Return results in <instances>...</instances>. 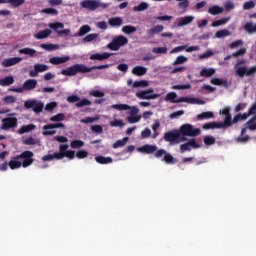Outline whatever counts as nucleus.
<instances>
[{
	"label": "nucleus",
	"mask_w": 256,
	"mask_h": 256,
	"mask_svg": "<svg viewBox=\"0 0 256 256\" xmlns=\"http://www.w3.org/2000/svg\"><path fill=\"white\" fill-rule=\"evenodd\" d=\"M95 69H109V64L92 66L90 68L84 64H75L73 66L68 67L67 69L62 70L61 74L66 75L67 77H73L77 75V73H91V71Z\"/></svg>",
	"instance_id": "f257e3e1"
},
{
	"label": "nucleus",
	"mask_w": 256,
	"mask_h": 256,
	"mask_svg": "<svg viewBox=\"0 0 256 256\" xmlns=\"http://www.w3.org/2000/svg\"><path fill=\"white\" fill-rule=\"evenodd\" d=\"M251 117L249 112H245L243 114H237L233 119L231 118V114L229 113V108H225V127H231V125L235 123H239V121H245Z\"/></svg>",
	"instance_id": "f03ea898"
},
{
	"label": "nucleus",
	"mask_w": 256,
	"mask_h": 256,
	"mask_svg": "<svg viewBox=\"0 0 256 256\" xmlns=\"http://www.w3.org/2000/svg\"><path fill=\"white\" fill-rule=\"evenodd\" d=\"M80 7L82 9H87L88 11H97V9H107L109 7V4L102 3L100 0H83L80 2Z\"/></svg>",
	"instance_id": "7ed1b4c3"
},
{
	"label": "nucleus",
	"mask_w": 256,
	"mask_h": 256,
	"mask_svg": "<svg viewBox=\"0 0 256 256\" xmlns=\"http://www.w3.org/2000/svg\"><path fill=\"white\" fill-rule=\"evenodd\" d=\"M178 132L180 137H199L201 135V129L193 127L191 124H183L180 126Z\"/></svg>",
	"instance_id": "20e7f679"
},
{
	"label": "nucleus",
	"mask_w": 256,
	"mask_h": 256,
	"mask_svg": "<svg viewBox=\"0 0 256 256\" xmlns=\"http://www.w3.org/2000/svg\"><path fill=\"white\" fill-rule=\"evenodd\" d=\"M164 141H166V143H181V141H187V137H181L179 130L174 129L165 132Z\"/></svg>",
	"instance_id": "39448f33"
},
{
	"label": "nucleus",
	"mask_w": 256,
	"mask_h": 256,
	"mask_svg": "<svg viewBox=\"0 0 256 256\" xmlns=\"http://www.w3.org/2000/svg\"><path fill=\"white\" fill-rule=\"evenodd\" d=\"M129 43V39L127 37L120 35L118 37H115L108 45L107 47L110 49V51H119L121 47H125Z\"/></svg>",
	"instance_id": "423d86ee"
},
{
	"label": "nucleus",
	"mask_w": 256,
	"mask_h": 256,
	"mask_svg": "<svg viewBox=\"0 0 256 256\" xmlns=\"http://www.w3.org/2000/svg\"><path fill=\"white\" fill-rule=\"evenodd\" d=\"M36 87H37V80L28 79L23 83L22 88L21 87L10 88V91H12L13 93H23V91H33V89H36Z\"/></svg>",
	"instance_id": "0eeeda50"
},
{
	"label": "nucleus",
	"mask_w": 256,
	"mask_h": 256,
	"mask_svg": "<svg viewBox=\"0 0 256 256\" xmlns=\"http://www.w3.org/2000/svg\"><path fill=\"white\" fill-rule=\"evenodd\" d=\"M111 108L116 109L117 111H130V116L139 113V108H137V106H129L127 104H113Z\"/></svg>",
	"instance_id": "6e6552de"
},
{
	"label": "nucleus",
	"mask_w": 256,
	"mask_h": 256,
	"mask_svg": "<svg viewBox=\"0 0 256 256\" xmlns=\"http://www.w3.org/2000/svg\"><path fill=\"white\" fill-rule=\"evenodd\" d=\"M136 97H138V99H159V94L155 93V90H153V88H150L148 90H142L139 92H136Z\"/></svg>",
	"instance_id": "1a4fd4ad"
},
{
	"label": "nucleus",
	"mask_w": 256,
	"mask_h": 256,
	"mask_svg": "<svg viewBox=\"0 0 256 256\" xmlns=\"http://www.w3.org/2000/svg\"><path fill=\"white\" fill-rule=\"evenodd\" d=\"M17 127V117H6L2 119L1 129L3 131H9V129H15Z\"/></svg>",
	"instance_id": "9d476101"
},
{
	"label": "nucleus",
	"mask_w": 256,
	"mask_h": 256,
	"mask_svg": "<svg viewBox=\"0 0 256 256\" xmlns=\"http://www.w3.org/2000/svg\"><path fill=\"white\" fill-rule=\"evenodd\" d=\"M50 29H53V31H55L56 33H58V35H65L66 37H69V35H71V30L69 29H64V30H58V29H63V27H65V25L61 22H55V23H50L49 24Z\"/></svg>",
	"instance_id": "9b49d317"
},
{
	"label": "nucleus",
	"mask_w": 256,
	"mask_h": 256,
	"mask_svg": "<svg viewBox=\"0 0 256 256\" xmlns=\"http://www.w3.org/2000/svg\"><path fill=\"white\" fill-rule=\"evenodd\" d=\"M256 73V66L251 67L250 69H247V67H238L236 68V75L238 77H251V75H255Z\"/></svg>",
	"instance_id": "f8f14e48"
},
{
	"label": "nucleus",
	"mask_w": 256,
	"mask_h": 256,
	"mask_svg": "<svg viewBox=\"0 0 256 256\" xmlns=\"http://www.w3.org/2000/svg\"><path fill=\"white\" fill-rule=\"evenodd\" d=\"M33 152L32 151H29V150H26L24 152L21 153V157L23 160L22 162V167H29L31 165H33Z\"/></svg>",
	"instance_id": "ddd939ff"
},
{
	"label": "nucleus",
	"mask_w": 256,
	"mask_h": 256,
	"mask_svg": "<svg viewBox=\"0 0 256 256\" xmlns=\"http://www.w3.org/2000/svg\"><path fill=\"white\" fill-rule=\"evenodd\" d=\"M199 149L201 147L195 139H191L188 142L180 145L181 153H185V151H191V149Z\"/></svg>",
	"instance_id": "4468645a"
},
{
	"label": "nucleus",
	"mask_w": 256,
	"mask_h": 256,
	"mask_svg": "<svg viewBox=\"0 0 256 256\" xmlns=\"http://www.w3.org/2000/svg\"><path fill=\"white\" fill-rule=\"evenodd\" d=\"M202 129L209 131V129H225V122H208L202 126Z\"/></svg>",
	"instance_id": "2eb2a0df"
},
{
	"label": "nucleus",
	"mask_w": 256,
	"mask_h": 256,
	"mask_svg": "<svg viewBox=\"0 0 256 256\" xmlns=\"http://www.w3.org/2000/svg\"><path fill=\"white\" fill-rule=\"evenodd\" d=\"M22 61L23 58L21 57L6 58L2 61V67H13V65H17Z\"/></svg>",
	"instance_id": "dca6fc26"
},
{
	"label": "nucleus",
	"mask_w": 256,
	"mask_h": 256,
	"mask_svg": "<svg viewBox=\"0 0 256 256\" xmlns=\"http://www.w3.org/2000/svg\"><path fill=\"white\" fill-rule=\"evenodd\" d=\"M157 149L158 147L155 145L146 144L138 148V151H140V153H144L145 155H153Z\"/></svg>",
	"instance_id": "f3484780"
},
{
	"label": "nucleus",
	"mask_w": 256,
	"mask_h": 256,
	"mask_svg": "<svg viewBox=\"0 0 256 256\" xmlns=\"http://www.w3.org/2000/svg\"><path fill=\"white\" fill-rule=\"evenodd\" d=\"M199 46H190L187 48V46H177L175 48H173L170 53L173 54V53H179V51H185L187 53H193V51H199Z\"/></svg>",
	"instance_id": "a211bd4d"
},
{
	"label": "nucleus",
	"mask_w": 256,
	"mask_h": 256,
	"mask_svg": "<svg viewBox=\"0 0 256 256\" xmlns=\"http://www.w3.org/2000/svg\"><path fill=\"white\" fill-rule=\"evenodd\" d=\"M67 61H71L70 56H63V57L54 56L49 59V63H51V65H61L63 63H67Z\"/></svg>",
	"instance_id": "6ab92c4d"
},
{
	"label": "nucleus",
	"mask_w": 256,
	"mask_h": 256,
	"mask_svg": "<svg viewBox=\"0 0 256 256\" xmlns=\"http://www.w3.org/2000/svg\"><path fill=\"white\" fill-rule=\"evenodd\" d=\"M67 149H69V145L67 144H61L59 146V152H56L57 161H61V159H64L65 155H67V152L69 151Z\"/></svg>",
	"instance_id": "aec40b11"
},
{
	"label": "nucleus",
	"mask_w": 256,
	"mask_h": 256,
	"mask_svg": "<svg viewBox=\"0 0 256 256\" xmlns=\"http://www.w3.org/2000/svg\"><path fill=\"white\" fill-rule=\"evenodd\" d=\"M111 53L108 52H104L102 54L96 53V54H92L90 56V60L91 61H105V59H109V57H111Z\"/></svg>",
	"instance_id": "412c9836"
},
{
	"label": "nucleus",
	"mask_w": 256,
	"mask_h": 256,
	"mask_svg": "<svg viewBox=\"0 0 256 256\" xmlns=\"http://www.w3.org/2000/svg\"><path fill=\"white\" fill-rule=\"evenodd\" d=\"M183 97L177 99V93L169 92L166 97L165 101H170V103H185V101H181Z\"/></svg>",
	"instance_id": "4be33fe9"
},
{
	"label": "nucleus",
	"mask_w": 256,
	"mask_h": 256,
	"mask_svg": "<svg viewBox=\"0 0 256 256\" xmlns=\"http://www.w3.org/2000/svg\"><path fill=\"white\" fill-rule=\"evenodd\" d=\"M18 53H20V55H28V57H36L37 56V50L30 48V47L20 49L18 51Z\"/></svg>",
	"instance_id": "5701e85b"
},
{
	"label": "nucleus",
	"mask_w": 256,
	"mask_h": 256,
	"mask_svg": "<svg viewBox=\"0 0 256 256\" xmlns=\"http://www.w3.org/2000/svg\"><path fill=\"white\" fill-rule=\"evenodd\" d=\"M195 17L193 16H185L178 19L177 27H185V25H189V23H193Z\"/></svg>",
	"instance_id": "b1692460"
},
{
	"label": "nucleus",
	"mask_w": 256,
	"mask_h": 256,
	"mask_svg": "<svg viewBox=\"0 0 256 256\" xmlns=\"http://www.w3.org/2000/svg\"><path fill=\"white\" fill-rule=\"evenodd\" d=\"M132 73H133V75H137L138 77H143V75L147 74V68H145L143 66H135L132 69Z\"/></svg>",
	"instance_id": "393cba45"
},
{
	"label": "nucleus",
	"mask_w": 256,
	"mask_h": 256,
	"mask_svg": "<svg viewBox=\"0 0 256 256\" xmlns=\"http://www.w3.org/2000/svg\"><path fill=\"white\" fill-rule=\"evenodd\" d=\"M108 23L111 27H121L123 25V18L112 17L108 20Z\"/></svg>",
	"instance_id": "a878e982"
},
{
	"label": "nucleus",
	"mask_w": 256,
	"mask_h": 256,
	"mask_svg": "<svg viewBox=\"0 0 256 256\" xmlns=\"http://www.w3.org/2000/svg\"><path fill=\"white\" fill-rule=\"evenodd\" d=\"M15 83V78L13 76H6L5 78L0 79V85L2 87H9Z\"/></svg>",
	"instance_id": "bb28decb"
},
{
	"label": "nucleus",
	"mask_w": 256,
	"mask_h": 256,
	"mask_svg": "<svg viewBox=\"0 0 256 256\" xmlns=\"http://www.w3.org/2000/svg\"><path fill=\"white\" fill-rule=\"evenodd\" d=\"M95 161H96V163H99L100 165H107L109 163H113V158L105 157V156H96Z\"/></svg>",
	"instance_id": "cd10ccee"
},
{
	"label": "nucleus",
	"mask_w": 256,
	"mask_h": 256,
	"mask_svg": "<svg viewBox=\"0 0 256 256\" xmlns=\"http://www.w3.org/2000/svg\"><path fill=\"white\" fill-rule=\"evenodd\" d=\"M180 101H185V103H191L196 105H205V101L201 100L199 98H188V97H182Z\"/></svg>",
	"instance_id": "c85d7f7f"
},
{
	"label": "nucleus",
	"mask_w": 256,
	"mask_h": 256,
	"mask_svg": "<svg viewBox=\"0 0 256 256\" xmlns=\"http://www.w3.org/2000/svg\"><path fill=\"white\" fill-rule=\"evenodd\" d=\"M215 75V68H203L200 71V77H213Z\"/></svg>",
	"instance_id": "c756f323"
},
{
	"label": "nucleus",
	"mask_w": 256,
	"mask_h": 256,
	"mask_svg": "<svg viewBox=\"0 0 256 256\" xmlns=\"http://www.w3.org/2000/svg\"><path fill=\"white\" fill-rule=\"evenodd\" d=\"M51 35V30L45 29L42 31H39L37 34L34 35L36 39H47Z\"/></svg>",
	"instance_id": "7c9ffc66"
},
{
	"label": "nucleus",
	"mask_w": 256,
	"mask_h": 256,
	"mask_svg": "<svg viewBox=\"0 0 256 256\" xmlns=\"http://www.w3.org/2000/svg\"><path fill=\"white\" fill-rule=\"evenodd\" d=\"M33 129H35L34 124L24 125L18 130V133L19 135H24V133H29L33 131Z\"/></svg>",
	"instance_id": "2f4dec72"
},
{
	"label": "nucleus",
	"mask_w": 256,
	"mask_h": 256,
	"mask_svg": "<svg viewBox=\"0 0 256 256\" xmlns=\"http://www.w3.org/2000/svg\"><path fill=\"white\" fill-rule=\"evenodd\" d=\"M129 141V137H124L121 140H117L113 145V149H119V147H125L127 145V142Z\"/></svg>",
	"instance_id": "473e14b6"
},
{
	"label": "nucleus",
	"mask_w": 256,
	"mask_h": 256,
	"mask_svg": "<svg viewBox=\"0 0 256 256\" xmlns=\"http://www.w3.org/2000/svg\"><path fill=\"white\" fill-rule=\"evenodd\" d=\"M210 15H221L223 13V8L220 6L214 5L208 9Z\"/></svg>",
	"instance_id": "72a5a7b5"
},
{
	"label": "nucleus",
	"mask_w": 256,
	"mask_h": 256,
	"mask_svg": "<svg viewBox=\"0 0 256 256\" xmlns=\"http://www.w3.org/2000/svg\"><path fill=\"white\" fill-rule=\"evenodd\" d=\"M163 29H165V27H163V25H157V26L151 28L150 30H148V35H149V37H153V35H156V33H161L163 31Z\"/></svg>",
	"instance_id": "f704fd0d"
},
{
	"label": "nucleus",
	"mask_w": 256,
	"mask_h": 256,
	"mask_svg": "<svg viewBox=\"0 0 256 256\" xmlns=\"http://www.w3.org/2000/svg\"><path fill=\"white\" fill-rule=\"evenodd\" d=\"M6 3L11 5L14 9H17V7H21V5H25V0H6Z\"/></svg>",
	"instance_id": "c9c22d12"
},
{
	"label": "nucleus",
	"mask_w": 256,
	"mask_h": 256,
	"mask_svg": "<svg viewBox=\"0 0 256 256\" xmlns=\"http://www.w3.org/2000/svg\"><path fill=\"white\" fill-rule=\"evenodd\" d=\"M147 9H149V4L147 2H141L138 6L133 7V11L135 12L147 11Z\"/></svg>",
	"instance_id": "e433bc0d"
},
{
	"label": "nucleus",
	"mask_w": 256,
	"mask_h": 256,
	"mask_svg": "<svg viewBox=\"0 0 256 256\" xmlns=\"http://www.w3.org/2000/svg\"><path fill=\"white\" fill-rule=\"evenodd\" d=\"M215 117V114L213 112H202L201 114L197 115V119L200 121H203V119H213Z\"/></svg>",
	"instance_id": "4c0bfd02"
},
{
	"label": "nucleus",
	"mask_w": 256,
	"mask_h": 256,
	"mask_svg": "<svg viewBox=\"0 0 256 256\" xmlns=\"http://www.w3.org/2000/svg\"><path fill=\"white\" fill-rule=\"evenodd\" d=\"M162 161H165L167 163V165H174V163H177V160H175V158H173V155H171L167 152H166V154H164Z\"/></svg>",
	"instance_id": "58836bf2"
},
{
	"label": "nucleus",
	"mask_w": 256,
	"mask_h": 256,
	"mask_svg": "<svg viewBox=\"0 0 256 256\" xmlns=\"http://www.w3.org/2000/svg\"><path fill=\"white\" fill-rule=\"evenodd\" d=\"M8 166L10 167V169L15 170L21 168V166H23V163L19 160H10L8 162Z\"/></svg>",
	"instance_id": "ea45409f"
},
{
	"label": "nucleus",
	"mask_w": 256,
	"mask_h": 256,
	"mask_svg": "<svg viewBox=\"0 0 256 256\" xmlns=\"http://www.w3.org/2000/svg\"><path fill=\"white\" fill-rule=\"evenodd\" d=\"M43 129H65V124L59 122L56 124H47L43 126Z\"/></svg>",
	"instance_id": "a19ab883"
},
{
	"label": "nucleus",
	"mask_w": 256,
	"mask_h": 256,
	"mask_svg": "<svg viewBox=\"0 0 256 256\" xmlns=\"http://www.w3.org/2000/svg\"><path fill=\"white\" fill-rule=\"evenodd\" d=\"M244 30L247 33H256V24H253V22H247L244 26Z\"/></svg>",
	"instance_id": "79ce46f5"
},
{
	"label": "nucleus",
	"mask_w": 256,
	"mask_h": 256,
	"mask_svg": "<svg viewBox=\"0 0 256 256\" xmlns=\"http://www.w3.org/2000/svg\"><path fill=\"white\" fill-rule=\"evenodd\" d=\"M70 147L72 149H81V147H85V142L82 140H73L70 143Z\"/></svg>",
	"instance_id": "37998d69"
},
{
	"label": "nucleus",
	"mask_w": 256,
	"mask_h": 256,
	"mask_svg": "<svg viewBox=\"0 0 256 256\" xmlns=\"http://www.w3.org/2000/svg\"><path fill=\"white\" fill-rule=\"evenodd\" d=\"M249 131H256V114L246 123Z\"/></svg>",
	"instance_id": "c03bdc74"
},
{
	"label": "nucleus",
	"mask_w": 256,
	"mask_h": 256,
	"mask_svg": "<svg viewBox=\"0 0 256 256\" xmlns=\"http://www.w3.org/2000/svg\"><path fill=\"white\" fill-rule=\"evenodd\" d=\"M122 31L126 34V35H131L132 33H136L137 32V27L135 26H131V25H126L122 28Z\"/></svg>",
	"instance_id": "a18cd8bd"
},
{
	"label": "nucleus",
	"mask_w": 256,
	"mask_h": 256,
	"mask_svg": "<svg viewBox=\"0 0 256 256\" xmlns=\"http://www.w3.org/2000/svg\"><path fill=\"white\" fill-rule=\"evenodd\" d=\"M133 87H134V89H137L139 87H149V81H147V80L135 81L133 83Z\"/></svg>",
	"instance_id": "49530a36"
},
{
	"label": "nucleus",
	"mask_w": 256,
	"mask_h": 256,
	"mask_svg": "<svg viewBox=\"0 0 256 256\" xmlns=\"http://www.w3.org/2000/svg\"><path fill=\"white\" fill-rule=\"evenodd\" d=\"M91 31V26L89 25H84L79 29L78 36L83 37L84 35H87Z\"/></svg>",
	"instance_id": "de8ad7c7"
},
{
	"label": "nucleus",
	"mask_w": 256,
	"mask_h": 256,
	"mask_svg": "<svg viewBox=\"0 0 256 256\" xmlns=\"http://www.w3.org/2000/svg\"><path fill=\"white\" fill-rule=\"evenodd\" d=\"M152 53H155L156 55H165L167 54V47H154Z\"/></svg>",
	"instance_id": "09e8293b"
},
{
	"label": "nucleus",
	"mask_w": 256,
	"mask_h": 256,
	"mask_svg": "<svg viewBox=\"0 0 256 256\" xmlns=\"http://www.w3.org/2000/svg\"><path fill=\"white\" fill-rule=\"evenodd\" d=\"M34 69H36L38 73H44V71H49V66L45 64H35Z\"/></svg>",
	"instance_id": "8fccbe9b"
},
{
	"label": "nucleus",
	"mask_w": 256,
	"mask_h": 256,
	"mask_svg": "<svg viewBox=\"0 0 256 256\" xmlns=\"http://www.w3.org/2000/svg\"><path fill=\"white\" fill-rule=\"evenodd\" d=\"M41 13H44L45 15H59V11L55 8L42 9Z\"/></svg>",
	"instance_id": "3c124183"
},
{
	"label": "nucleus",
	"mask_w": 256,
	"mask_h": 256,
	"mask_svg": "<svg viewBox=\"0 0 256 256\" xmlns=\"http://www.w3.org/2000/svg\"><path fill=\"white\" fill-rule=\"evenodd\" d=\"M91 105V100H87L86 98L80 100L79 102L76 103V107L79 109L81 107H87Z\"/></svg>",
	"instance_id": "603ef678"
},
{
	"label": "nucleus",
	"mask_w": 256,
	"mask_h": 256,
	"mask_svg": "<svg viewBox=\"0 0 256 256\" xmlns=\"http://www.w3.org/2000/svg\"><path fill=\"white\" fill-rule=\"evenodd\" d=\"M99 37V34H88L83 38L84 43H91V41H95Z\"/></svg>",
	"instance_id": "864d4df0"
},
{
	"label": "nucleus",
	"mask_w": 256,
	"mask_h": 256,
	"mask_svg": "<svg viewBox=\"0 0 256 256\" xmlns=\"http://www.w3.org/2000/svg\"><path fill=\"white\" fill-rule=\"evenodd\" d=\"M188 58L185 56H178L176 60L173 62V65H183V63H187Z\"/></svg>",
	"instance_id": "5fc2aeb1"
},
{
	"label": "nucleus",
	"mask_w": 256,
	"mask_h": 256,
	"mask_svg": "<svg viewBox=\"0 0 256 256\" xmlns=\"http://www.w3.org/2000/svg\"><path fill=\"white\" fill-rule=\"evenodd\" d=\"M64 120H65V114H63V113H59L50 118V121H53V122H59V121H64Z\"/></svg>",
	"instance_id": "6e6d98bb"
},
{
	"label": "nucleus",
	"mask_w": 256,
	"mask_h": 256,
	"mask_svg": "<svg viewBox=\"0 0 256 256\" xmlns=\"http://www.w3.org/2000/svg\"><path fill=\"white\" fill-rule=\"evenodd\" d=\"M127 120L129 123H139L141 121V116L139 115H132V116H128Z\"/></svg>",
	"instance_id": "4d7b16f0"
},
{
	"label": "nucleus",
	"mask_w": 256,
	"mask_h": 256,
	"mask_svg": "<svg viewBox=\"0 0 256 256\" xmlns=\"http://www.w3.org/2000/svg\"><path fill=\"white\" fill-rule=\"evenodd\" d=\"M111 127H124L125 123H123V120L115 119L110 122Z\"/></svg>",
	"instance_id": "13d9d810"
},
{
	"label": "nucleus",
	"mask_w": 256,
	"mask_h": 256,
	"mask_svg": "<svg viewBox=\"0 0 256 256\" xmlns=\"http://www.w3.org/2000/svg\"><path fill=\"white\" fill-rule=\"evenodd\" d=\"M40 47L46 51H53V49H58V46L55 44H41Z\"/></svg>",
	"instance_id": "bf43d9fd"
},
{
	"label": "nucleus",
	"mask_w": 256,
	"mask_h": 256,
	"mask_svg": "<svg viewBox=\"0 0 256 256\" xmlns=\"http://www.w3.org/2000/svg\"><path fill=\"white\" fill-rule=\"evenodd\" d=\"M204 144L205 145H215V137H213V136H205L204 137Z\"/></svg>",
	"instance_id": "052dcab7"
},
{
	"label": "nucleus",
	"mask_w": 256,
	"mask_h": 256,
	"mask_svg": "<svg viewBox=\"0 0 256 256\" xmlns=\"http://www.w3.org/2000/svg\"><path fill=\"white\" fill-rule=\"evenodd\" d=\"M34 113H41V111H43V103L39 102H35L34 103V107L32 108Z\"/></svg>",
	"instance_id": "680f3d73"
},
{
	"label": "nucleus",
	"mask_w": 256,
	"mask_h": 256,
	"mask_svg": "<svg viewBox=\"0 0 256 256\" xmlns=\"http://www.w3.org/2000/svg\"><path fill=\"white\" fill-rule=\"evenodd\" d=\"M3 101H5L7 105H11L17 101V98L15 96H6L3 98Z\"/></svg>",
	"instance_id": "e2e57ef3"
},
{
	"label": "nucleus",
	"mask_w": 256,
	"mask_h": 256,
	"mask_svg": "<svg viewBox=\"0 0 256 256\" xmlns=\"http://www.w3.org/2000/svg\"><path fill=\"white\" fill-rule=\"evenodd\" d=\"M255 8V2L253 0L247 1L243 4L244 10H249Z\"/></svg>",
	"instance_id": "0e129e2a"
},
{
	"label": "nucleus",
	"mask_w": 256,
	"mask_h": 256,
	"mask_svg": "<svg viewBox=\"0 0 256 256\" xmlns=\"http://www.w3.org/2000/svg\"><path fill=\"white\" fill-rule=\"evenodd\" d=\"M89 95H91L92 97H105V92H101L99 90H92L89 92Z\"/></svg>",
	"instance_id": "69168bd1"
},
{
	"label": "nucleus",
	"mask_w": 256,
	"mask_h": 256,
	"mask_svg": "<svg viewBox=\"0 0 256 256\" xmlns=\"http://www.w3.org/2000/svg\"><path fill=\"white\" fill-rule=\"evenodd\" d=\"M89 155V152L85 151V150H79L77 153H76V157L77 159H85V157H88Z\"/></svg>",
	"instance_id": "338daca9"
},
{
	"label": "nucleus",
	"mask_w": 256,
	"mask_h": 256,
	"mask_svg": "<svg viewBox=\"0 0 256 256\" xmlns=\"http://www.w3.org/2000/svg\"><path fill=\"white\" fill-rule=\"evenodd\" d=\"M23 145H37V141L33 137H28L23 140Z\"/></svg>",
	"instance_id": "774afa93"
}]
</instances>
